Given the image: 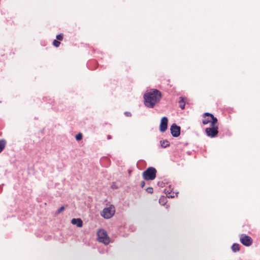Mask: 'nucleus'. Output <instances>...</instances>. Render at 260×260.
<instances>
[{"label": "nucleus", "instance_id": "nucleus-1", "mask_svg": "<svg viewBox=\"0 0 260 260\" xmlns=\"http://www.w3.org/2000/svg\"><path fill=\"white\" fill-rule=\"evenodd\" d=\"M161 98V92L157 89L147 90L144 95V105L149 108H153L159 102Z\"/></svg>", "mask_w": 260, "mask_h": 260}, {"label": "nucleus", "instance_id": "nucleus-2", "mask_svg": "<svg viewBox=\"0 0 260 260\" xmlns=\"http://www.w3.org/2000/svg\"><path fill=\"white\" fill-rule=\"evenodd\" d=\"M156 170L153 167H149L143 173V177L146 180H152L156 177Z\"/></svg>", "mask_w": 260, "mask_h": 260}, {"label": "nucleus", "instance_id": "nucleus-3", "mask_svg": "<svg viewBox=\"0 0 260 260\" xmlns=\"http://www.w3.org/2000/svg\"><path fill=\"white\" fill-rule=\"evenodd\" d=\"M97 236L98 238V241L100 242L103 243L105 245H108L110 242V239L108 236L107 232L101 229L97 232Z\"/></svg>", "mask_w": 260, "mask_h": 260}, {"label": "nucleus", "instance_id": "nucleus-4", "mask_svg": "<svg viewBox=\"0 0 260 260\" xmlns=\"http://www.w3.org/2000/svg\"><path fill=\"white\" fill-rule=\"evenodd\" d=\"M115 213L114 206H111L103 209L101 215L105 218L109 219L112 217Z\"/></svg>", "mask_w": 260, "mask_h": 260}, {"label": "nucleus", "instance_id": "nucleus-5", "mask_svg": "<svg viewBox=\"0 0 260 260\" xmlns=\"http://www.w3.org/2000/svg\"><path fill=\"white\" fill-rule=\"evenodd\" d=\"M218 126H210V127H207L206 128V133L208 137L211 138H214L218 135Z\"/></svg>", "mask_w": 260, "mask_h": 260}, {"label": "nucleus", "instance_id": "nucleus-6", "mask_svg": "<svg viewBox=\"0 0 260 260\" xmlns=\"http://www.w3.org/2000/svg\"><path fill=\"white\" fill-rule=\"evenodd\" d=\"M240 240L242 244L246 246H249L252 243V239L251 238L244 234L241 235Z\"/></svg>", "mask_w": 260, "mask_h": 260}, {"label": "nucleus", "instance_id": "nucleus-7", "mask_svg": "<svg viewBox=\"0 0 260 260\" xmlns=\"http://www.w3.org/2000/svg\"><path fill=\"white\" fill-rule=\"evenodd\" d=\"M171 133L174 137H178L180 134V127L175 123L173 124L170 127Z\"/></svg>", "mask_w": 260, "mask_h": 260}, {"label": "nucleus", "instance_id": "nucleus-8", "mask_svg": "<svg viewBox=\"0 0 260 260\" xmlns=\"http://www.w3.org/2000/svg\"><path fill=\"white\" fill-rule=\"evenodd\" d=\"M168 120L167 117H163L160 121L159 126L160 131L161 132H165L168 127Z\"/></svg>", "mask_w": 260, "mask_h": 260}, {"label": "nucleus", "instance_id": "nucleus-9", "mask_svg": "<svg viewBox=\"0 0 260 260\" xmlns=\"http://www.w3.org/2000/svg\"><path fill=\"white\" fill-rule=\"evenodd\" d=\"M204 115L206 116L210 117V119H211L210 126H218V125H216V123H217V119L216 117H215L213 114L208 113V112H206L204 114Z\"/></svg>", "mask_w": 260, "mask_h": 260}, {"label": "nucleus", "instance_id": "nucleus-10", "mask_svg": "<svg viewBox=\"0 0 260 260\" xmlns=\"http://www.w3.org/2000/svg\"><path fill=\"white\" fill-rule=\"evenodd\" d=\"M71 223L73 224L76 225L79 228H81L83 225L82 220L80 218H73Z\"/></svg>", "mask_w": 260, "mask_h": 260}, {"label": "nucleus", "instance_id": "nucleus-11", "mask_svg": "<svg viewBox=\"0 0 260 260\" xmlns=\"http://www.w3.org/2000/svg\"><path fill=\"white\" fill-rule=\"evenodd\" d=\"M240 245L238 243H234L231 247V249L234 252H238L240 250Z\"/></svg>", "mask_w": 260, "mask_h": 260}, {"label": "nucleus", "instance_id": "nucleus-12", "mask_svg": "<svg viewBox=\"0 0 260 260\" xmlns=\"http://www.w3.org/2000/svg\"><path fill=\"white\" fill-rule=\"evenodd\" d=\"M179 99H180L179 101V107L181 109H184L185 108V105L184 99L183 97H180Z\"/></svg>", "mask_w": 260, "mask_h": 260}, {"label": "nucleus", "instance_id": "nucleus-13", "mask_svg": "<svg viewBox=\"0 0 260 260\" xmlns=\"http://www.w3.org/2000/svg\"><path fill=\"white\" fill-rule=\"evenodd\" d=\"M6 141L4 139L0 140V153L4 149Z\"/></svg>", "mask_w": 260, "mask_h": 260}, {"label": "nucleus", "instance_id": "nucleus-14", "mask_svg": "<svg viewBox=\"0 0 260 260\" xmlns=\"http://www.w3.org/2000/svg\"><path fill=\"white\" fill-rule=\"evenodd\" d=\"M160 146L162 148H166L170 145V143L167 140L160 141Z\"/></svg>", "mask_w": 260, "mask_h": 260}, {"label": "nucleus", "instance_id": "nucleus-15", "mask_svg": "<svg viewBox=\"0 0 260 260\" xmlns=\"http://www.w3.org/2000/svg\"><path fill=\"white\" fill-rule=\"evenodd\" d=\"M202 122L204 125L207 124L210 122L211 123L210 117L206 116L204 115V119H203Z\"/></svg>", "mask_w": 260, "mask_h": 260}, {"label": "nucleus", "instance_id": "nucleus-16", "mask_svg": "<svg viewBox=\"0 0 260 260\" xmlns=\"http://www.w3.org/2000/svg\"><path fill=\"white\" fill-rule=\"evenodd\" d=\"M172 189H173L171 188V186H169V188L165 189V191L166 193L167 194V195L171 194L172 192Z\"/></svg>", "mask_w": 260, "mask_h": 260}, {"label": "nucleus", "instance_id": "nucleus-17", "mask_svg": "<svg viewBox=\"0 0 260 260\" xmlns=\"http://www.w3.org/2000/svg\"><path fill=\"white\" fill-rule=\"evenodd\" d=\"M53 44L55 47H57L60 44V42L58 40H54L53 42Z\"/></svg>", "mask_w": 260, "mask_h": 260}, {"label": "nucleus", "instance_id": "nucleus-18", "mask_svg": "<svg viewBox=\"0 0 260 260\" xmlns=\"http://www.w3.org/2000/svg\"><path fill=\"white\" fill-rule=\"evenodd\" d=\"M166 183L164 181H158L157 182V185L160 187H163L165 186Z\"/></svg>", "mask_w": 260, "mask_h": 260}, {"label": "nucleus", "instance_id": "nucleus-19", "mask_svg": "<svg viewBox=\"0 0 260 260\" xmlns=\"http://www.w3.org/2000/svg\"><path fill=\"white\" fill-rule=\"evenodd\" d=\"M146 191L148 192V193H153V189L152 187H148L146 189Z\"/></svg>", "mask_w": 260, "mask_h": 260}, {"label": "nucleus", "instance_id": "nucleus-20", "mask_svg": "<svg viewBox=\"0 0 260 260\" xmlns=\"http://www.w3.org/2000/svg\"><path fill=\"white\" fill-rule=\"evenodd\" d=\"M76 139L77 141L81 140L82 139V135L81 134H78L76 136Z\"/></svg>", "mask_w": 260, "mask_h": 260}, {"label": "nucleus", "instance_id": "nucleus-21", "mask_svg": "<svg viewBox=\"0 0 260 260\" xmlns=\"http://www.w3.org/2000/svg\"><path fill=\"white\" fill-rule=\"evenodd\" d=\"M56 39L58 41H61L63 39V35L60 34L56 36Z\"/></svg>", "mask_w": 260, "mask_h": 260}, {"label": "nucleus", "instance_id": "nucleus-22", "mask_svg": "<svg viewBox=\"0 0 260 260\" xmlns=\"http://www.w3.org/2000/svg\"><path fill=\"white\" fill-rule=\"evenodd\" d=\"M64 210V207L63 206H61V207H60L57 211H56V213L57 214H59L62 211H63V210Z\"/></svg>", "mask_w": 260, "mask_h": 260}, {"label": "nucleus", "instance_id": "nucleus-23", "mask_svg": "<svg viewBox=\"0 0 260 260\" xmlns=\"http://www.w3.org/2000/svg\"><path fill=\"white\" fill-rule=\"evenodd\" d=\"M159 202L160 204H161L162 205H164L166 203L165 198H163L159 199Z\"/></svg>", "mask_w": 260, "mask_h": 260}, {"label": "nucleus", "instance_id": "nucleus-24", "mask_svg": "<svg viewBox=\"0 0 260 260\" xmlns=\"http://www.w3.org/2000/svg\"><path fill=\"white\" fill-rule=\"evenodd\" d=\"M124 114H125V115H126V116H128V117H130V116H132V114H131V112H125L124 113Z\"/></svg>", "mask_w": 260, "mask_h": 260}, {"label": "nucleus", "instance_id": "nucleus-25", "mask_svg": "<svg viewBox=\"0 0 260 260\" xmlns=\"http://www.w3.org/2000/svg\"><path fill=\"white\" fill-rule=\"evenodd\" d=\"M145 185V182L144 181H142L140 183V186L142 187H144V186Z\"/></svg>", "mask_w": 260, "mask_h": 260}, {"label": "nucleus", "instance_id": "nucleus-26", "mask_svg": "<svg viewBox=\"0 0 260 260\" xmlns=\"http://www.w3.org/2000/svg\"><path fill=\"white\" fill-rule=\"evenodd\" d=\"M167 197L169 198H173L175 197V196L174 195H172L171 194H168L167 195Z\"/></svg>", "mask_w": 260, "mask_h": 260}, {"label": "nucleus", "instance_id": "nucleus-27", "mask_svg": "<svg viewBox=\"0 0 260 260\" xmlns=\"http://www.w3.org/2000/svg\"><path fill=\"white\" fill-rule=\"evenodd\" d=\"M2 190V187L0 186V193L1 192Z\"/></svg>", "mask_w": 260, "mask_h": 260}, {"label": "nucleus", "instance_id": "nucleus-28", "mask_svg": "<svg viewBox=\"0 0 260 260\" xmlns=\"http://www.w3.org/2000/svg\"><path fill=\"white\" fill-rule=\"evenodd\" d=\"M108 139H111V136H108Z\"/></svg>", "mask_w": 260, "mask_h": 260}]
</instances>
